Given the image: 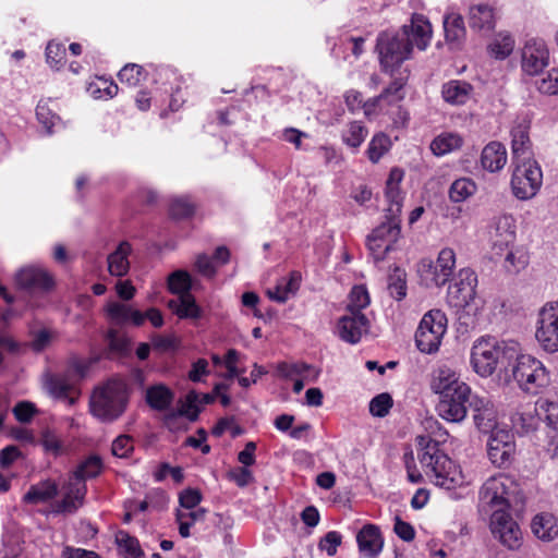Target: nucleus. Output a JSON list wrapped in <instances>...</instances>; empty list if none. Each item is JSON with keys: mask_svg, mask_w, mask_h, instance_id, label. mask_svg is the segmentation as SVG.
Here are the masks:
<instances>
[{"mask_svg": "<svg viewBox=\"0 0 558 558\" xmlns=\"http://www.w3.org/2000/svg\"><path fill=\"white\" fill-rule=\"evenodd\" d=\"M131 307L126 304L119 302H110L107 305L108 317L118 325H123L130 322Z\"/></svg>", "mask_w": 558, "mask_h": 558, "instance_id": "5fc2aeb1", "label": "nucleus"}, {"mask_svg": "<svg viewBox=\"0 0 558 558\" xmlns=\"http://www.w3.org/2000/svg\"><path fill=\"white\" fill-rule=\"evenodd\" d=\"M367 135L366 128L361 122H351L344 131L342 138L343 142L352 147L357 148L364 142Z\"/></svg>", "mask_w": 558, "mask_h": 558, "instance_id": "09e8293b", "label": "nucleus"}, {"mask_svg": "<svg viewBox=\"0 0 558 558\" xmlns=\"http://www.w3.org/2000/svg\"><path fill=\"white\" fill-rule=\"evenodd\" d=\"M58 493L59 485L52 480H45L29 487L23 496V502L29 505L47 502L54 499Z\"/></svg>", "mask_w": 558, "mask_h": 558, "instance_id": "a878e982", "label": "nucleus"}, {"mask_svg": "<svg viewBox=\"0 0 558 558\" xmlns=\"http://www.w3.org/2000/svg\"><path fill=\"white\" fill-rule=\"evenodd\" d=\"M468 20L470 27L476 32L489 33L495 28L494 10L487 4L471 5Z\"/></svg>", "mask_w": 558, "mask_h": 558, "instance_id": "5701e85b", "label": "nucleus"}, {"mask_svg": "<svg viewBox=\"0 0 558 558\" xmlns=\"http://www.w3.org/2000/svg\"><path fill=\"white\" fill-rule=\"evenodd\" d=\"M432 25L422 14H413L410 24L398 32H381L377 37L376 51L381 70L395 75L401 64L411 58L414 46L425 50L432 38Z\"/></svg>", "mask_w": 558, "mask_h": 558, "instance_id": "f03ea898", "label": "nucleus"}, {"mask_svg": "<svg viewBox=\"0 0 558 558\" xmlns=\"http://www.w3.org/2000/svg\"><path fill=\"white\" fill-rule=\"evenodd\" d=\"M168 306L180 318H198L201 317V308L196 304L194 296L191 293H183L177 300H171Z\"/></svg>", "mask_w": 558, "mask_h": 558, "instance_id": "72a5a7b5", "label": "nucleus"}, {"mask_svg": "<svg viewBox=\"0 0 558 558\" xmlns=\"http://www.w3.org/2000/svg\"><path fill=\"white\" fill-rule=\"evenodd\" d=\"M65 53V47L62 44L50 41L46 47L47 62L56 69L63 64Z\"/></svg>", "mask_w": 558, "mask_h": 558, "instance_id": "4d7b16f0", "label": "nucleus"}, {"mask_svg": "<svg viewBox=\"0 0 558 558\" xmlns=\"http://www.w3.org/2000/svg\"><path fill=\"white\" fill-rule=\"evenodd\" d=\"M476 191L475 183L466 178L456 180L449 189V197L454 203H461L472 196Z\"/></svg>", "mask_w": 558, "mask_h": 558, "instance_id": "37998d69", "label": "nucleus"}, {"mask_svg": "<svg viewBox=\"0 0 558 558\" xmlns=\"http://www.w3.org/2000/svg\"><path fill=\"white\" fill-rule=\"evenodd\" d=\"M112 454L118 458H126L133 451L132 438L128 435L117 437L111 447Z\"/></svg>", "mask_w": 558, "mask_h": 558, "instance_id": "e2e57ef3", "label": "nucleus"}, {"mask_svg": "<svg viewBox=\"0 0 558 558\" xmlns=\"http://www.w3.org/2000/svg\"><path fill=\"white\" fill-rule=\"evenodd\" d=\"M408 77L409 71L407 69L395 72V75L392 76L393 81L381 92V94L374 97V102L387 101L388 105H391L401 100L403 95L400 92L405 85Z\"/></svg>", "mask_w": 558, "mask_h": 558, "instance_id": "2f4dec72", "label": "nucleus"}, {"mask_svg": "<svg viewBox=\"0 0 558 558\" xmlns=\"http://www.w3.org/2000/svg\"><path fill=\"white\" fill-rule=\"evenodd\" d=\"M278 373L286 378H293L303 374L305 371H312V365L306 363H286L278 364Z\"/></svg>", "mask_w": 558, "mask_h": 558, "instance_id": "680f3d73", "label": "nucleus"}, {"mask_svg": "<svg viewBox=\"0 0 558 558\" xmlns=\"http://www.w3.org/2000/svg\"><path fill=\"white\" fill-rule=\"evenodd\" d=\"M102 470V461L98 456H90L82 462L77 469L70 475L73 481H85L96 477Z\"/></svg>", "mask_w": 558, "mask_h": 558, "instance_id": "e433bc0d", "label": "nucleus"}, {"mask_svg": "<svg viewBox=\"0 0 558 558\" xmlns=\"http://www.w3.org/2000/svg\"><path fill=\"white\" fill-rule=\"evenodd\" d=\"M168 287L172 293L179 294V296L183 293H190L192 289V278L189 272L177 270L169 276Z\"/></svg>", "mask_w": 558, "mask_h": 558, "instance_id": "a18cd8bd", "label": "nucleus"}, {"mask_svg": "<svg viewBox=\"0 0 558 558\" xmlns=\"http://www.w3.org/2000/svg\"><path fill=\"white\" fill-rule=\"evenodd\" d=\"M542 183L543 172L536 160L517 162L511 178V189L518 199L533 198Z\"/></svg>", "mask_w": 558, "mask_h": 558, "instance_id": "6e6552de", "label": "nucleus"}, {"mask_svg": "<svg viewBox=\"0 0 558 558\" xmlns=\"http://www.w3.org/2000/svg\"><path fill=\"white\" fill-rule=\"evenodd\" d=\"M533 534L544 541L550 542L558 536L556 519L549 513L536 514L531 523Z\"/></svg>", "mask_w": 558, "mask_h": 558, "instance_id": "7c9ffc66", "label": "nucleus"}, {"mask_svg": "<svg viewBox=\"0 0 558 558\" xmlns=\"http://www.w3.org/2000/svg\"><path fill=\"white\" fill-rule=\"evenodd\" d=\"M548 50L542 39H530L522 50V70L529 75L539 74L548 65Z\"/></svg>", "mask_w": 558, "mask_h": 558, "instance_id": "f3484780", "label": "nucleus"}, {"mask_svg": "<svg viewBox=\"0 0 558 558\" xmlns=\"http://www.w3.org/2000/svg\"><path fill=\"white\" fill-rule=\"evenodd\" d=\"M391 148V141L385 133H377L371 140L366 154L373 163H377L380 158Z\"/></svg>", "mask_w": 558, "mask_h": 558, "instance_id": "ea45409f", "label": "nucleus"}, {"mask_svg": "<svg viewBox=\"0 0 558 558\" xmlns=\"http://www.w3.org/2000/svg\"><path fill=\"white\" fill-rule=\"evenodd\" d=\"M118 542L121 550L125 554V558H142L143 551L136 538L123 534L121 538H118Z\"/></svg>", "mask_w": 558, "mask_h": 558, "instance_id": "052dcab7", "label": "nucleus"}, {"mask_svg": "<svg viewBox=\"0 0 558 558\" xmlns=\"http://www.w3.org/2000/svg\"><path fill=\"white\" fill-rule=\"evenodd\" d=\"M515 449L513 435L506 429L490 433L487 440V454L493 464L501 468L510 462Z\"/></svg>", "mask_w": 558, "mask_h": 558, "instance_id": "2eb2a0df", "label": "nucleus"}, {"mask_svg": "<svg viewBox=\"0 0 558 558\" xmlns=\"http://www.w3.org/2000/svg\"><path fill=\"white\" fill-rule=\"evenodd\" d=\"M389 294L397 301L402 300L407 295L405 272L400 268H395L393 272L388 277Z\"/></svg>", "mask_w": 558, "mask_h": 558, "instance_id": "c03bdc74", "label": "nucleus"}, {"mask_svg": "<svg viewBox=\"0 0 558 558\" xmlns=\"http://www.w3.org/2000/svg\"><path fill=\"white\" fill-rule=\"evenodd\" d=\"M527 264V257L524 253H514L508 251L505 257L504 267L509 274H517Z\"/></svg>", "mask_w": 558, "mask_h": 558, "instance_id": "bf43d9fd", "label": "nucleus"}, {"mask_svg": "<svg viewBox=\"0 0 558 558\" xmlns=\"http://www.w3.org/2000/svg\"><path fill=\"white\" fill-rule=\"evenodd\" d=\"M511 422L517 433L529 435L536 430L539 420L535 412H517L512 415Z\"/></svg>", "mask_w": 558, "mask_h": 558, "instance_id": "a19ab883", "label": "nucleus"}, {"mask_svg": "<svg viewBox=\"0 0 558 558\" xmlns=\"http://www.w3.org/2000/svg\"><path fill=\"white\" fill-rule=\"evenodd\" d=\"M340 544L341 535L336 531H330L320 539L318 547L320 550H325L328 556H333Z\"/></svg>", "mask_w": 558, "mask_h": 558, "instance_id": "0e129e2a", "label": "nucleus"}, {"mask_svg": "<svg viewBox=\"0 0 558 558\" xmlns=\"http://www.w3.org/2000/svg\"><path fill=\"white\" fill-rule=\"evenodd\" d=\"M40 442L46 451L59 454L61 451V442L59 437L50 429H45L41 433Z\"/></svg>", "mask_w": 558, "mask_h": 558, "instance_id": "338daca9", "label": "nucleus"}, {"mask_svg": "<svg viewBox=\"0 0 558 558\" xmlns=\"http://www.w3.org/2000/svg\"><path fill=\"white\" fill-rule=\"evenodd\" d=\"M174 398L173 392L163 385H156L146 390V402L157 411L167 410Z\"/></svg>", "mask_w": 558, "mask_h": 558, "instance_id": "f704fd0d", "label": "nucleus"}, {"mask_svg": "<svg viewBox=\"0 0 558 558\" xmlns=\"http://www.w3.org/2000/svg\"><path fill=\"white\" fill-rule=\"evenodd\" d=\"M418 461L429 480L437 486L452 489L463 484L461 471L429 436H417Z\"/></svg>", "mask_w": 558, "mask_h": 558, "instance_id": "7ed1b4c3", "label": "nucleus"}, {"mask_svg": "<svg viewBox=\"0 0 558 558\" xmlns=\"http://www.w3.org/2000/svg\"><path fill=\"white\" fill-rule=\"evenodd\" d=\"M472 398L470 387L460 386V389L456 388L453 392L439 397L436 410L444 420L458 423L464 420Z\"/></svg>", "mask_w": 558, "mask_h": 558, "instance_id": "9b49d317", "label": "nucleus"}, {"mask_svg": "<svg viewBox=\"0 0 558 558\" xmlns=\"http://www.w3.org/2000/svg\"><path fill=\"white\" fill-rule=\"evenodd\" d=\"M535 338L548 353L558 352V304L544 306L538 315Z\"/></svg>", "mask_w": 558, "mask_h": 558, "instance_id": "f8f14e48", "label": "nucleus"}, {"mask_svg": "<svg viewBox=\"0 0 558 558\" xmlns=\"http://www.w3.org/2000/svg\"><path fill=\"white\" fill-rule=\"evenodd\" d=\"M481 162L483 168L490 172L502 169L507 162L505 146L499 142H490L487 144L482 151Z\"/></svg>", "mask_w": 558, "mask_h": 558, "instance_id": "bb28decb", "label": "nucleus"}, {"mask_svg": "<svg viewBox=\"0 0 558 558\" xmlns=\"http://www.w3.org/2000/svg\"><path fill=\"white\" fill-rule=\"evenodd\" d=\"M170 216L174 219H184L193 215L194 206L185 198H174L170 205Z\"/></svg>", "mask_w": 558, "mask_h": 558, "instance_id": "13d9d810", "label": "nucleus"}, {"mask_svg": "<svg viewBox=\"0 0 558 558\" xmlns=\"http://www.w3.org/2000/svg\"><path fill=\"white\" fill-rule=\"evenodd\" d=\"M369 329V320L365 314L347 313L339 318L337 330L341 340L355 344Z\"/></svg>", "mask_w": 558, "mask_h": 558, "instance_id": "a211bd4d", "label": "nucleus"}, {"mask_svg": "<svg viewBox=\"0 0 558 558\" xmlns=\"http://www.w3.org/2000/svg\"><path fill=\"white\" fill-rule=\"evenodd\" d=\"M523 504L524 497L519 485L508 476H493L481 487L478 511L489 517L492 533L512 550L520 547L522 533L506 510Z\"/></svg>", "mask_w": 558, "mask_h": 558, "instance_id": "f257e3e1", "label": "nucleus"}, {"mask_svg": "<svg viewBox=\"0 0 558 558\" xmlns=\"http://www.w3.org/2000/svg\"><path fill=\"white\" fill-rule=\"evenodd\" d=\"M129 401L124 381L110 379L94 390L90 398L92 414L102 422H113L125 411Z\"/></svg>", "mask_w": 558, "mask_h": 558, "instance_id": "20e7f679", "label": "nucleus"}, {"mask_svg": "<svg viewBox=\"0 0 558 558\" xmlns=\"http://www.w3.org/2000/svg\"><path fill=\"white\" fill-rule=\"evenodd\" d=\"M385 195L389 206L386 210L387 217H398L400 218L401 208H402V196L400 192V186H395L391 183H386Z\"/></svg>", "mask_w": 558, "mask_h": 558, "instance_id": "de8ad7c7", "label": "nucleus"}, {"mask_svg": "<svg viewBox=\"0 0 558 558\" xmlns=\"http://www.w3.org/2000/svg\"><path fill=\"white\" fill-rule=\"evenodd\" d=\"M470 410L473 413V420L476 428L482 433H493L497 430V414L494 404L485 398L476 395L470 401Z\"/></svg>", "mask_w": 558, "mask_h": 558, "instance_id": "6ab92c4d", "label": "nucleus"}, {"mask_svg": "<svg viewBox=\"0 0 558 558\" xmlns=\"http://www.w3.org/2000/svg\"><path fill=\"white\" fill-rule=\"evenodd\" d=\"M197 403L198 395L195 391H191L187 393L186 400L175 411L180 413V416H185L190 422H195L201 412Z\"/></svg>", "mask_w": 558, "mask_h": 558, "instance_id": "603ef678", "label": "nucleus"}, {"mask_svg": "<svg viewBox=\"0 0 558 558\" xmlns=\"http://www.w3.org/2000/svg\"><path fill=\"white\" fill-rule=\"evenodd\" d=\"M514 380L518 386L529 393H537L539 388L550 383L549 373L544 364L530 354L518 355L505 366V381Z\"/></svg>", "mask_w": 558, "mask_h": 558, "instance_id": "39448f33", "label": "nucleus"}, {"mask_svg": "<svg viewBox=\"0 0 558 558\" xmlns=\"http://www.w3.org/2000/svg\"><path fill=\"white\" fill-rule=\"evenodd\" d=\"M477 277L471 269H461L458 281L448 288L449 302L456 307L468 306L475 298Z\"/></svg>", "mask_w": 558, "mask_h": 558, "instance_id": "dca6fc26", "label": "nucleus"}, {"mask_svg": "<svg viewBox=\"0 0 558 558\" xmlns=\"http://www.w3.org/2000/svg\"><path fill=\"white\" fill-rule=\"evenodd\" d=\"M460 386L468 385L461 381L457 373L447 366L438 367L433 374L430 388L439 397L453 392L456 388L460 389Z\"/></svg>", "mask_w": 558, "mask_h": 558, "instance_id": "4be33fe9", "label": "nucleus"}, {"mask_svg": "<svg viewBox=\"0 0 558 558\" xmlns=\"http://www.w3.org/2000/svg\"><path fill=\"white\" fill-rule=\"evenodd\" d=\"M536 88L543 93L548 95H557L558 94V69H551L541 78L535 81Z\"/></svg>", "mask_w": 558, "mask_h": 558, "instance_id": "864d4df0", "label": "nucleus"}, {"mask_svg": "<svg viewBox=\"0 0 558 558\" xmlns=\"http://www.w3.org/2000/svg\"><path fill=\"white\" fill-rule=\"evenodd\" d=\"M359 550L366 558H376L383 549L384 539L379 527L374 524H366L356 535Z\"/></svg>", "mask_w": 558, "mask_h": 558, "instance_id": "412c9836", "label": "nucleus"}, {"mask_svg": "<svg viewBox=\"0 0 558 558\" xmlns=\"http://www.w3.org/2000/svg\"><path fill=\"white\" fill-rule=\"evenodd\" d=\"M369 295L365 287L355 286L349 294V302L347 304V313L363 314L362 310L369 305Z\"/></svg>", "mask_w": 558, "mask_h": 558, "instance_id": "79ce46f5", "label": "nucleus"}, {"mask_svg": "<svg viewBox=\"0 0 558 558\" xmlns=\"http://www.w3.org/2000/svg\"><path fill=\"white\" fill-rule=\"evenodd\" d=\"M400 222V218L385 215V221L367 236V247L376 262L383 260L387 253L395 250L401 234Z\"/></svg>", "mask_w": 558, "mask_h": 558, "instance_id": "1a4fd4ad", "label": "nucleus"}, {"mask_svg": "<svg viewBox=\"0 0 558 558\" xmlns=\"http://www.w3.org/2000/svg\"><path fill=\"white\" fill-rule=\"evenodd\" d=\"M444 31L447 43L453 48H459L466 36L462 15L457 12H448L444 16Z\"/></svg>", "mask_w": 558, "mask_h": 558, "instance_id": "b1692460", "label": "nucleus"}, {"mask_svg": "<svg viewBox=\"0 0 558 558\" xmlns=\"http://www.w3.org/2000/svg\"><path fill=\"white\" fill-rule=\"evenodd\" d=\"M461 145L462 138L460 135L454 133H444L433 140L430 143V150L436 156H442L460 148Z\"/></svg>", "mask_w": 558, "mask_h": 558, "instance_id": "c9c22d12", "label": "nucleus"}, {"mask_svg": "<svg viewBox=\"0 0 558 558\" xmlns=\"http://www.w3.org/2000/svg\"><path fill=\"white\" fill-rule=\"evenodd\" d=\"M13 413L15 415V418L21 422V423H27L32 420L34 413H35V408L32 403L29 402H26V401H23V402H19L14 408H13Z\"/></svg>", "mask_w": 558, "mask_h": 558, "instance_id": "774afa93", "label": "nucleus"}, {"mask_svg": "<svg viewBox=\"0 0 558 558\" xmlns=\"http://www.w3.org/2000/svg\"><path fill=\"white\" fill-rule=\"evenodd\" d=\"M88 365L86 363L74 360L63 374L47 373L44 377L45 387L54 398L62 399L73 405L81 393L76 388V383L85 377Z\"/></svg>", "mask_w": 558, "mask_h": 558, "instance_id": "0eeeda50", "label": "nucleus"}, {"mask_svg": "<svg viewBox=\"0 0 558 558\" xmlns=\"http://www.w3.org/2000/svg\"><path fill=\"white\" fill-rule=\"evenodd\" d=\"M393 404L389 393L383 392L374 397L369 402V412L373 416L384 417L389 413Z\"/></svg>", "mask_w": 558, "mask_h": 558, "instance_id": "3c124183", "label": "nucleus"}, {"mask_svg": "<svg viewBox=\"0 0 558 558\" xmlns=\"http://www.w3.org/2000/svg\"><path fill=\"white\" fill-rule=\"evenodd\" d=\"M438 329L439 326L436 327L435 333L422 331L420 329L416 330L415 342L417 349L421 352L432 354L438 351L439 345L441 343V339L444 337V335H440V331H438Z\"/></svg>", "mask_w": 558, "mask_h": 558, "instance_id": "4c0bfd02", "label": "nucleus"}, {"mask_svg": "<svg viewBox=\"0 0 558 558\" xmlns=\"http://www.w3.org/2000/svg\"><path fill=\"white\" fill-rule=\"evenodd\" d=\"M202 500V494L197 489L187 488L184 489L179 496L180 506L192 510L194 509Z\"/></svg>", "mask_w": 558, "mask_h": 558, "instance_id": "69168bd1", "label": "nucleus"}, {"mask_svg": "<svg viewBox=\"0 0 558 558\" xmlns=\"http://www.w3.org/2000/svg\"><path fill=\"white\" fill-rule=\"evenodd\" d=\"M529 123L526 121H522L511 130V149L515 163L533 160L532 143L529 136Z\"/></svg>", "mask_w": 558, "mask_h": 558, "instance_id": "aec40b11", "label": "nucleus"}, {"mask_svg": "<svg viewBox=\"0 0 558 558\" xmlns=\"http://www.w3.org/2000/svg\"><path fill=\"white\" fill-rule=\"evenodd\" d=\"M63 496L51 505V512L54 514H73L83 505L86 496V484L83 481L69 480L62 485Z\"/></svg>", "mask_w": 558, "mask_h": 558, "instance_id": "ddd939ff", "label": "nucleus"}, {"mask_svg": "<svg viewBox=\"0 0 558 558\" xmlns=\"http://www.w3.org/2000/svg\"><path fill=\"white\" fill-rule=\"evenodd\" d=\"M437 326H439L438 331H440V335H445L447 329V317L440 310H432L423 316L417 329L435 333Z\"/></svg>", "mask_w": 558, "mask_h": 558, "instance_id": "58836bf2", "label": "nucleus"}, {"mask_svg": "<svg viewBox=\"0 0 558 558\" xmlns=\"http://www.w3.org/2000/svg\"><path fill=\"white\" fill-rule=\"evenodd\" d=\"M131 252V244L128 241H123L108 256V270L112 276L123 277L128 274L130 269L129 255Z\"/></svg>", "mask_w": 558, "mask_h": 558, "instance_id": "c85d7f7f", "label": "nucleus"}, {"mask_svg": "<svg viewBox=\"0 0 558 558\" xmlns=\"http://www.w3.org/2000/svg\"><path fill=\"white\" fill-rule=\"evenodd\" d=\"M514 48V39L507 33H500L489 45V50L497 59L507 58Z\"/></svg>", "mask_w": 558, "mask_h": 558, "instance_id": "49530a36", "label": "nucleus"}, {"mask_svg": "<svg viewBox=\"0 0 558 558\" xmlns=\"http://www.w3.org/2000/svg\"><path fill=\"white\" fill-rule=\"evenodd\" d=\"M118 77L121 83H125L130 87H135L144 78L143 68L135 63H129L122 68Z\"/></svg>", "mask_w": 558, "mask_h": 558, "instance_id": "8fccbe9b", "label": "nucleus"}, {"mask_svg": "<svg viewBox=\"0 0 558 558\" xmlns=\"http://www.w3.org/2000/svg\"><path fill=\"white\" fill-rule=\"evenodd\" d=\"M472 89L468 82L454 80L444 84L441 94L446 102L459 106L469 100Z\"/></svg>", "mask_w": 558, "mask_h": 558, "instance_id": "c756f323", "label": "nucleus"}, {"mask_svg": "<svg viewBox=\"0 0 558 558\" xmlns=\"http://www.w3.org/2000/svg\"><path fill=\"white\" fill-rule=\"evenodd\" d=\"M36 116L39 123L46 129L48 134L52 132V128L60 121V118L51 111L46 102L43 101L37 105Z\"/></svg>", "mask_w": 558, "mask_h": 558, "instance_id": "6e6d98bb", "label": "nucleus"}, {"mask_svg": "<svg viewBox=\"0 0 558 558\" xmlns=\"http://www.w3.org/2000/svg\"><path fill=\"white\" fill-rule=\"evenodd\" d=\"M514 355V347L490 340H480L472 348L471 363L478 375L487 377L497 368L505 373V366H508Z\"/></svg>", "mask_w": 558, "mask_h": 558, "instance_id": "423d86ee", "label": "nucleus"}, {"mask_svg": "<svg viewBox=\"0 0 558 558\" xmlns=\"http://www.w3.org/2000/svg\"><path fill=\"white\" fill-rule=\"evenodd\" d=\"M15 284L29 294L48 293L53 289L54 280L46 270L27 266L16 272Z\"/></svg>", "mask_w": 558, "mask_h": 558, "instance_id": "4468645a", "label": "nucleus"}, {"mask_svg": "<svg viewBox=\"0 0 558 558\" xmlns=\"http://www.w3.org/2000/svg\"><path fill=\"white\" fill-rule=\"evenodd\" d=\"M301 274L299 271L290 272L288 279H281L274 289L267 290L270 300L278 303H286L290 295H294L301 284Z\"/></svg>", "mask_w": 558, "mask_h": 558, "instance_id": "cd10ccee", "label": "nucleus"}, {"mask_svg": "<svg viewBox=\"0 0 558 558\" xmlns=\"http://www.w3.org/2000/svg\"><path fill=\"white\" fill-rule=\"evenodd\" d=\"M539 421L544 422L551 430H558V400L539 398L534 409Z\"/></svg>", "mask_w": 558, "mask_h": 558, "instance_id": "473e14b6", "label": "nucleus"}, {"mask_svg": "<svg viewBox=\"0 0 558 558\" xmlns=\"http://www.w3.org/2000/svg\"><path fill=\"white\" fill-rule=\"evenodd\" d=\"M494 248L502 251L515 240V226L511 216H501L495 221L494 233L492 234Z\"/></svg>", "mask_w": 558, "mask_h": 558, "instance_id": "393cba45", "label": "nucleus"}, {"mask_svg": "<svg viewBox=\"0 0 558 558\" xmlns=\"http://www.w3.org/2000/svg\"><path fill=\"white\" fill-rule=\"evenodd\" d=\"M454 265L456 254L453 250L446 247L439 252L435 264L430 260H422L418 272L427 287H441L449 281Z\"/></svg>", "mask_w": 558, "mask_h": 558, "instance_id": "9d476101", "label": "nucleus"}]
</instances>
